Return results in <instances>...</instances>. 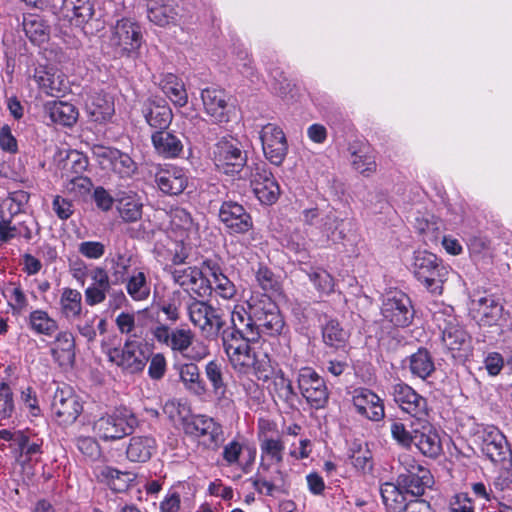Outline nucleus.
Segmentation results:
<instances>
[{
	"instance_id": "obj_22",
	"label": "nucleus",
	"mask_w": 512,
	"mask_h": 512,
	"mask_svg": "<svg viewBox=\"0 0 512 512\" xmlns=\"http://www.w3.org/2000/svg\"><path fill=\"white\" fill-rule=\"evenodd\" d=\"M352 402L357 413L371 421H380L385 415L382 400L369 389H356Z\"/></svg>"
},
{
	"instance_id": "obj_28",
	"label": "nucleus",
	"mask_w": 512,
	"mask_h": 512,
	"mask_svg": "<svg viewBox=\"0 0 512 512\" xmlns=\"http://www.w3.org/2000/svg\"><path fill=\"white\" fill-rule=\"evenodd\" d=\"M157 449V441L151 435H137L129 439L126 456L129 461L145 463L151 459Z\"/></svg>"
},
{
	"instance_id": "obj_41",
	"label": "nucleus",
	"mask_w": 512,
	"mask_h": 512,
	"mask_svg": "<svg viewBox=\"0 0 512 512\" xmlns=\"http://www.w3.org/2000/svg\"><path fill=\"white\" fill-rule=\"evenodd\" d=\"M124 284L127 294L134 301H145L151 294V283L143 270H134Z\"/></svg>"
},
{
	"instance_id": "obj_32",
	"label": "nucleus",
	"mask_w": 512,
	"mask_h": 512,
	"mask_svg": "<svg viewBox=\"0 0 512 512\" xmlns=\"http://www.w3.org/2000/svg\"><path fill=\"white\" fill-rule=\"evenodd\" d=\"M51 355L61 366L72 365L75 360V338L70 331H61L52 343Z\"/></svg>"
},
{
	"instance_id": "obj_61",
	"label": "nucleus",
	"mask_w": 512,
	"mask_h": 512,
	"mask_svg": "<svg viewBox=\"0 0 512 512\" xmlns=\"http://www.w3.org/2000/svg\"><path fill=\"white\" fill-rule=\"evenodd\" d=\"M18 442L16 446L20 450L21 456H25L28 459H32L36 455H40L42 453V441L36 438H31L29 435L24 432L18 436Z\"/></svg>"
},
{
	"instance_id": "obj_47",
	"label": "nucleus",
	"mask_w": 512,
	"mask_h": 512,
	"mask_svg": "<svg viewBox=\"0 0 512 512\" xmlns=\"http://www.w3.org/2000/svg\"><path fill=\"white\" fill-rule=\"evenodd\" d=\"M23 30L32 43L42 44L49 38V26L39 16L24 17Z\"/></svg>"
},
{
	"instance_id": "obj_26",
	"label": "nucleus",
	"mask_w": 512,
	"mask_h": 512,
	"mask_svg": "<svg viewBox=\"0 0 512 512\" xmlns=\"http://www.w3.org/2000/svg\"><path fill=\"white\" fill-rule=\"evenodd\" d=\"M413 443L419 451L430 458H435L442 452L440 437L435 429L427 422L421 425V428L413 429Z\"/></svg>"
},
{
	"instance_id": "obj_23",
	"label": "nucleus",
	"mask_w": 512,
	"mask_h": 512,
	"mask_svg": "<svg viewBox=\"0 0 512 512\" xmlns=\"http://www.w3.org/2000/svg\"><path fill=\"white\" fill-rule=\"evenodd\" d=\"M89 276L92 283L84 290V297L86 304L93 307L106 300L112 283L108 271L101 266L90 270Z\"/></svg>"
},
{
	"instance_id": "obj_7",
	"label": "nucleus",
	"mask_w": 512,
	"mask_h": 512,
	"mask_svg": "<svg viewBox=\"0 0 512 512\" xmlns=\"http://www.w3.org/2000/svg\"><path fill=\"white\" fill-rule=\"evenodd\" d=\"M185 434L196 438L204 447L217 450L224 442L222 425L214 418L196 414L186 418L183 422Z\"/></svg>"
},
{
	"instance_id": "obj_10",
	"label": "nucleus",
	"mask_w": 512,
	"mask_h": 512,
	"mask_svg": "<svg viewBox=\"0 0 512 512\" xmlns=\"http://www.w3.org/2000/svg\"><path fill=\"white\" fill-rule=\"evenodd\" d=\"M298 389L306 402L314 409H323L329 400L324 379L311 367L301 368L296 377Z\"/></svg>"
},
{
	"instance_id": "obj_62",
	"label": "nucleus",
	"mask_w": 512,
	"mask_h": 512,
	"mask_svg": "<svg viewBox=\"0 0 512 512\" xmlns=\"http://www.w3.org/2000/svg\"><path fill=\"white\" fill-rule=\"evenodd\" d=\"M390 433L393 440H395L398 445L404 448H409L413 444V429L411 431L408 430L405 424L398 420H393L390 423Z\"/></svg>"
},
{
	"instance_id": "obj_21",
	"label": "nucleus",
	"mask_w": 512,
	"mask_h": 512,
	"mask_svg": "<svg viewBox=\"0 0 512 512\" xmlns=\"http://www.w3.org/2000/svg\"><path fill=\"white\" fill-rule=\"evenodd\" d=\"M269 465L261 463L258 472L251 477L249 481L253 488L259 493L267 496H274L277 493L286 494L288 492L285 481V474L276 469L272 476H268Z\"/></svg>"
},
{
	"instance_id": "obj_12",
	"label": "nucleus",
	"mask_w": 512,
	"mask_h": 512,
	"mask_svg": "<svg viewBox=\"0 0 512 512\" xmlns=\"http://www.w3.org/2000/svg\"><path fill=\"white\" fill-rule=\"evenodd\" d=\"M382 316L395 327H407L414 318V308L408 295L401 291L386 296L381 306Z\"/></svg>"
},
{
	"instance_id": "obj_60",
	"label": "nucleus",
	"mask_w": 512,
	"mask_h": 512,
	"mask_svg": "<svg viewBox=\"0 0 512 512\" xmlns=\"http://www.w3.org/2000/svg\"><path fill=\"white\" fill-rule=\"evenodd\" d=\"M117 329L121 334L130 335L133 337H140L139 325L136 323L135 315L133 313L121 312L115 319Z\"/></svg>"
},
{
	"instance_id": "obj_33",
	"label": "nucleus",
	"mask_w": 512,
	"mask_h": 512,
	"mask_svg": "<svg viewBox=\"0 0 512 512\" xmlns=\"http://www.w3.org/2000/svg\"><path fill=\"white\" fill-rule=\"evenodd\" d=\"M147 14L151 22L166 26L176 21L179 12L172 0H148Z\"/></svg>"
},
{
	"instance_id": "obj_58",
	"label": "nucleus",
	"mask_w": 512,
	"mask_h": 512,
	"mask_svg": "<svg viewBox=\"0 0 512 512\" xmlns=\"http://www.w3.org/2000/svg\"><path fill=\"white\" fill-rule=\"evenodd\" d=\"M194 334L190 329L175 328L172 330L169 347L182 355L192 346Z\"/></svg>"
},
{
	"instance_id": "obj_49",
	"label": "nucleus",
	"mask_w": 512,
	"mask_h": 512,
	"mask_svg": "<svg viewBox=\"0 0 512 512\" xmlns=\"http://www.w3.org/2000/svg\"><path fill=\"white\" fill-rule=\"evenodd\" d=\"M427 274V280H423L421 284L432 294L441 295L443 292V285L447 281L449 275V268L445 266L438 258L436 265Z\"/></svg>"
},
{
	"instance_id": "obj_45",
	"label": "nucleus",
	"mask_w": 512,
	"mask_h": 512,
	"mask_svg": "<svg viewBox=\"0 0 512 512\" xmlns=\"http://www.w3.org/2000/svg\"><path fill=\"white\" fill-rule=\"evenodd\" d=\"M143 204L136 195L125 194L117 200V210L121 219L134 223L142 217Z\"/></svg>"
},
{
	"instance_id": "obj_2",
	"label": "nucleus",
	"mask_w": 512,
	"mask_h": 512,
	"mask_svg": "<svg viewBox=\"0 0 512 512\" xmlns=\"http://www.w3.org/2000/svg\"><path fill=\"white\" fill-rule=\"evenodd\" d=\"M187 314L191 323L209 340L222 337L226 326V312L219 306L191 297L187 303Z\"/></svg>"
},
{
	"instance_id": "obj_13",
	"label": "nucleus",
	"mask_w": 512,
	"mask_h": 512,
	"mask_svg": "<svg viewBox=\"0 0 512 512\" xmlns=\"http://www.w3.org/2000/svg\"><path fill=\"white\" fill-rule=\"evenodd\" d=\"M251 186L257 199L264 205H273L281 194L277 180L265 163L255 164L251 173Z\"/></svg>"
},
{
	"instance_id": "obj_35",
	"label": "nucleus",
	"mask_w": 512,
	"mask_h": 512,
	"mask_svg": "<svg viewBox=\"0 0 512 512\" xmlns=\"http://www.w3.org/2000/svg\"><path fill=\"white\" fill-rule=\"evenodd\" d=\"M397 481L410 497H422L432 484V475L426 468L413 474H399Z\"/></svg>"
},
{
	"instance_id": "obj_43",
	"label": "nucleus",
	"mask_w": 512,
	"mask_h": 512,
	"mask_svg": "<svg viewBox=\"0 0 512 512\" xmlns=\"http://www.w3.org/2000/svg\"><path fill=\"white\" fill-rule=\"evenodd\" d=\"M164 94L178 107H183L188 102V95L183 82L174 74H166L160 83Z\"/></svg>"
},
{
	"instance_id": "obj_64",
	"label": "nucleus",
	"mask_w": 512,
	"mask_h": 512,
	"mask_svg": "<svg viewBox=\"0 0 512 512\" xmlns=\"http://www.w3.org/2000/svg\"><path fill=\"white\" fill-rule=\"evenodd\" d=\"M183 293L179 290L173 291L167 301H163L160 310L167 316V319L176 322L180 318L179 308Z\"/></svg>"
},
{
	"instance_id": "obj_18",
	"label": "nucleus",
	"mask_w": 512,
	"mask_h": 512,
	"mask_svg": "<svg viewBox=\"0 0 512 512\" xmlns=\"http://www.w3.org/2000/svg\"><path fill=\"white\" fill-rule=\"evenodd\" d=\"M470 312L480 325L493 326L502 318L503 306L492 294H478L471 298Z\"/></svg>"
},
{
	"instance_id": "obj_38",
	"label": "nucleus",
	"mask_w": 512,
	"mask_h": 512,
	"mask_svg": "<svg viewBox=\"0 0 512 512\" xmlns=\"http://www.w3.org/2000/svg\"><path fill=\"white\" fill-rule=\"evenodd\" d=\"M45 110L53 123L63 126H72L78 119V111L76 107L68 102H47Z\"/></svg>"
},
{
	"instance_id": "obj_53",
	"label": "nucleus",
	"mask_w": 512,
	"mask_h": 512,
	"mask_svg": "<svg viewBox=\"0 0 512 512\" xmlns=\"http://www.w3.org/2000/svg\"><path fill=\"white\" fill-rule=\"evenodd\" d=\"M348 455L356 469L363 472H369L372 470V453L366 443L353 442L349 448Z\"/></svg>"
},
{
	"instance_id": "obj_50",
	"label": "nucleus",
	"mask_w": 512,
	"mask_h": 512,
	"mask_svg": "<svg viewBox=\"0 0 512 512\" xmlns=\"http://www.w3.org/2000/svg\"><path fill=\"white\" fill-rule=\"evenodd\" d=\"M273 393L287 407L294 408L297 400V393L295 392L290 379L285 377L282 371H279L273 378Z\"/></svg>"
},
{
	"instance_id": "obj_3",
	"label": "nucleus",
	"mask_w": 512,
	"mask_h": 512,
	"mask_svg": "<svg viewBox=\"0 0 512 512\" xmlns=\"http://www.w3.org/2000/svg\"><path fill=\"white\" fill-rule=\"evenodd\" d=\"M138 425L136 416L127 408H118L98 418L94 433L104 441H116L131 434Z\"/></svg>"
},
{
	"instance_id": "obj_30",
	"label": "nucleus",
	"mask_w": 512,
	"mask_h": 512,
	"mask_svg": "<svg viewBox=\"0 0 512 512\" xmlns=\"http://www.w3.org/2000/svg\"><path fill=\"white\" fill-rule=\"evenodd\" d=\"M403 363L413 377L421 380H427L436 370L434 358L426 348H419L407 357Z\"/></svg>"
},
{
	"instance_id": "obj_48",
	"label": "nucleus",
	"mask_w": 512,
	"mask_h": 512,
	"mask_svg": "<svg viewBox=\"0 0 512 512\" xmlns=\"http://www.w3.org/2000/svg\"><path fill=\"white\" fill-rule=\"evenodd\" d=\"M322 337L327 346L334 349H342L346 347L349 333L341 327L338 321L330 320L323 326Z\"/></svg>"
},
{
	"instance_id": "obj_6",
	"label": "nucleus",
	"mask_w": 512,
	"mask_h": 512,
	"mask_svg": "<svg viewBox=\"0 0 512 512\" xmlns=\"http://www.w3.org/2000/svg\"><path fill=\"white\" fill-rule=\"evenodd\" d=\"M212 159L220 172L234 175L245 167L247 153L243 150L239 140L233 137H223L214 145Z\"/></svg>"
},
{
	"instance_id": "obj_59",
	"label": "nucleus",
	"mask_w": 512,
	"mask_h": 512,
	"mask_svg": "<svg viewBox=\"0 0 512 512\" xmlns=\"http://www.w3.org/2000/svg\"><path fill=\"white\" fill-rule=\"evenodd\" d=\"M4 295L8 299V303L13 311L21 312L28 305L25 293L20 285H17L16 283H9L4 290Z\"/></svg>"
},
{
	"instance_id": "obj_31",
	"label": "nucleus",
	"mask_w": 512,
	"mask_h": 512,
	"mask_svg": "<svg viewBox=\"0 0 512 512\" xmlns=\"http://www.w3.org/2000/svg\"><path fill=\"white\" fill-rule=\"evenodd\" d=\"M151 140L156 153L165 159L176 158L183 150L180 138L167 129L155 131Z\"/></svg>"
},
{
	"instance_id": "obj_42",
	"label": "nucleus",
	"mask_w": 512,
	"mask_h": 512,
	"mask_svg": "<svg viewBox=\"0 0 512 512\" xmlns=\"http://www.w3.org/2000/svg\"><path fill=\"white\" fill-rule=\"evenodd\" d=\"M203 265L207 268L210 277V284H214L215 292L224 299H232L236 295V287L234 283L222 273L219 266L205 261Z\"/></svg>"
},
{
	"instance_id": "obj_4",
	"label": "nucleus",
	"mask_w": 512,
	"mask_h": 512,
	"mask_svg": "<svg viewBox=\"0 0 512 512\" xmlns=\"http://www.w3.org/2000/svg\"><path fill=\"white\" fill-rule=\"evenodd\" d=\"M222 343L234 371L242 375L251 374L255 357V353L249 345L252 342L247 341L244 335L237 333V329L232 328L231 331H223Z\"/></svg>"
},
{
	"instance_id": "obj_17",
	"label": "nucleus",
	"mask_w": 512,
	"mask_h": 512,
	"mask_svg": "<svg viewBox=\"0 0 512 512\" xmlns=\"http://www.w3.org/2000/svg\"><path fill=\"white\" fill-rule=\"evenodd\" d=\"M93 153L104 169H110L121 178H130L137 171L134 160L116 148L98 146Z\"/></svg>"
},
{
	"instance_id": "obj_57",
	"label": "nucleus",
	"mask_w": 512,
	"mask_h": 512,
	"mask_svg": "<svg viewBox=\"0 0 512 512\" xmlns=\"http://www.w3.org/2000/svg\"><path fill=\"white\" fill-rule=\"evenodd\" d=\"M93 184L90 178L82 175V176H75V175H67L66 179H63V187L65 191L74 197H83L87 195Z\"/></svg>"
},
{
	"instance_id": "obj_16",
	"label": "nucleus",
	"mask_w": 512,
	"mask_h": 512,
	"mask_svg": "<svg viewBox=\"0 0 512 512\" xmlns=\"http://www.w3.org/2000/svg\"><path fill=\"white\" fill-rule=\"evenodd\" d=\"M260 140L265 157L273 165H281L288 152L283 130L274 123H268L260 131Z\"/></svg>"
},
{
	"instance_id": "obj_63",
	"label": "nucleus",
	"mask_w": 512,
	"mask_h": 512,
	"mask_svg": "<svg viewBox=\"0 0 512 512\" xmlns=\"http://www.w3.org/2000/svg\"><path fill=\"white\" fill-rule=\"evenodd\" d=\"M343 220L339 219L335 213L330 212L324 218L321 219L320 228L328 237H331L333 240L343 239L345 234L343 230L340 229Z\"/></svg>"
},
{
	"instance_id": "obj_56",
	"label": "nucleus",
	"mask_w": 512,
	"mask_h": 512,
	"mask_svg": "<svg viewBox=\"0 0 512 512\" xmlns=\"http://www.w3.org/2000/svg\"><path fill=\"white\" fill-rule=\"evenodd\" d=\"M88 167V159L82 153L72 151L64 160L61 178L66 179L67 175L82 176Z\"/></svg>"
},
{
	"instance_id": "obj_27",
	"label": "nucleus",
	"mask_w": 512,
	"mask_h": 512,
	"mask_svg": "<svg viewBox=\"0 0 512 512\" xmlns=\"http://www.w3.org/2000/svg\"><path fill=\"white\" fill-rule=\"evenodd\" d=\"M201 98L206 113L214 122L223 123L228 121L226 94L223 90L217 88L203 89Z\"/></svg>"
},
{
	"instance_id": "obj_5",
	"label": "nucleus",
	"mask_w": 512,
	"mask_h": 512,
	"mask_svg": "<svg viewBox=\"0 0 512 512\" xmlns=\"http://www.w3.org/2000/svg\"><path fill=\"white\" fill-rule=\"evenodd\" d=\"M433 320L442 332V342L451 352H466L469 350L471 338L453 314V308L448 306L434 312Z\"/></svg>"
},
{
	"instance_id": "obj_37",
	"label": "nucleus",
	"mask_w": 512,
	"mask_h": 512,
	"mask_svg": "<svg viewBox=\"0 0 512 512\" xmlns=\"http://www.w3.org/2000/svg\"><path fill=\"white\" fill-rule=\"evenodd\" d=\"M382 501L389 512H402L410 496L396 483L385 482L380 486Z\"/></svg>"
},
{
	"instance_id": "obj_9",
	"label": "nucleus",
	"mask_w": 512,
	"mask_h": 512,
	"mask_svg": "<svg viewBox=\"0 0 512 512\" xmlns=\"http://www.w3.org/2000/svg\"><path fill=\"white\" fill-rule=\"evenodd\" d=\"M108 360L121 368L124 373L137 374L144 370L149 355L143 350L142 344L136 340H126L122 348H110Z\"/></svg>"
},
{
	"instance_id": "obj_54",
	"label": "nucleus",
	"mask_w": 512,
	"mask_h": 512,
	"mask_svg": "<svg viewBox=\"0 0 512 512\" xmlns=\"http://www.w3.org/2000/svg\"><path fill=\"white\" fill-rule=\"evenodd\" d=\"M259 443L262 461L267 459L276 464L283 462L285 445L281 436L265 439V441Z\"/></svg>"
},
{
	"instance_id": "obj_24",
	"label": "nucleus",
	"mask_w": 512,
	"mask_h": 512,
	"mask_svg": "<svg viewBox=\"0 0 512 512\" xmlns=\"http://www.w3.org/2000/svg\"><path fill=\"white\" fill-rule=\"evenodd\" d=\"M158 188L168 195H179L187 187L188 177L182 168L169 166L155 175Z\"/></svg>"
},
{
	"instance_id": "obj_29",
	"label": "nucleus",
	"mask_w": 512,
	"mask_h": 512,
	"mask_svg": "<svg viewBox=\"0 0 512 512\" xmlns=\"http://www.w3.org/2000/svg\"><path fill=\"white\" fill-rule=\"evenodd\" d=\"M134 261V255L127 250H117L106 258L109 265V277L113 285L124 284L130 276L129 272Z\"/></svg>"
},
{
	"instance_id": "obj_39",
	"label": "nucleus",
	"mask_w": 512,
	"mask_h": 512,
	"mask_svg": "<svg viewBox=\"0 0 512 512\" xmlns=\"http://www.w3.org/2000/svg\"><path fill=\"white\" fill-rule=\"evenodd\" d=\"M205 375L218 402L222 404L231 403L232 401L226 396L227 385L224 381L222 364L217 360L209 361L205 366Z\"/></svg>"
},
{
	"instance_id": "obj_8",
	"label": "nucleus",
	"mask_w": 512,
	"mask_h": 512,
	"mask_svg": "<svg viewBox=\"0 0 512 512\" xmlns=\"http://www.w3.org/2000/svg\"><path fill=\"white\" fill-rule=\"evenodd\" d=\"M142 41L141 27L131 19L118 20L111 30L110 45L119 57H135Z\"/></svg>"
},
{
	"instance_id": "obj_25",
	"label": "nucleus",
	"mask_w": 512,
	"mask_h": 512,
	"mask_svg": "<svg viewBox=\"0 0 512 512\" xmlns=\"http://www.w3.org/2000/svg\"><path fill=\"white\" fill-rule=\"evenodd\" d=\"M142 112L148 125L157 131L167 129L173 119L172 110L163 99H149Z\"/></svg>"
},
{
	"instance_id": "obj_51",
	"label": "nucleus",
	"mask_w": 512,
	"mask_h": 512,
	"mask_svg": "<svg viewBox=\"0 0 512 512\" xmlns=\"http://www.w3.org/2000/svg\"><path fill=\"white\" fill-rule=\"evenodd\" d=\"M29 326L37 334L52 336L58 329V323L44 310H34L29 315Z\"/></svg>"
},
{
	"instance_id": "obj_52",
	"label": "nucleus",
	"mask_w": 512,
	"mask_h": 512,
	"mask_svg": "<svg viewBox=\"0 0 512 512\" xmlns=\"http://www.w3.org/2000/svg\"><path fill=\"white\" fill-rule=\"evenodd\" d=\"M437 259L438 257L435 254L426 250L414 252L412 272L420 283L427 280V274L434 268Z\"/></svg>"
},
{
	"instance_id": "obj_40",
	"label": "nucleus",
	"mask_w": 512,
	"mask_h": 512,
	"mask_svg": "<svg viewBox=\"0 0 512 512\" xmlns=\"http://www.w3.org/2000/svg\"><path fill=\"white\" fill-rule=\"evenodd\" d=\"M59 305L60 313L65 319L76 320L83 310L82 294L77 289L65 287L61 292Z\"/></svg>"
},
{
	"instance_id": "obj_46",
	"label": "nucleus",
	"mask_w": 512,
	"mask_h": 512,
	"mask_svg": "<svg viewBox=\"0 0 512 512\" xmlns=\"http://www.w3.org/2000/svg\"><path fill=\"white\" fill-rule=\"evenodd\" d=\"M34 79L39 85V87L47 94L53 97L59 96L60 93H63L66 89L64 80L61 75H56L55 73L45 70L39 69L36 70Z\"/></svg>"
},
{
	"instance_id": "obj_11",
	"label": "nucleus",
	"mask_w": 512,
	"mask_h": 512,
	"mask_svg": "<svg viewBox=\"0 0 512 512\" xmlns=\"http://www.w3.org/2000/svg\"><path fill=\"white\" fill-rule=\"evenodd\" d=\"M51 411L61 425L73 424L83 411L80 398L67 385L57 387L51 402Z\"/></svg>"
},
{
	"instance_id": "obj_14",
	"label": "nucleus",
	"mask_w": 512,
	"mask_h": 512,
	"mask_svg": "<svg viewBox=\"0 0 512 512\" xmlns=\"http://www.w3.org/2000/svg\"><path fill=\"white\" fill-rule=\"evenodd\" d=\"M219 221L229 234H245L253 228V219L244 206L233 200L223 201L218 213Z\"/></svg>"
},
{
	"instance_id": "obj_15",
	"label": "nucleus",
	"mask_w": 512,
	"mask_h": 512,
	"mask_svg": "<svg viewBox=\"0 0 512 512\" xmlns=\"http://www.w3.org/2000/svg\"><path fill=\"white\" fill-rule=\"evenodd\" d=\"M481 450L492 462L503 465L512 463V450L505 435L494 426L486 427L481 434Z\"/></svg>"
},
{
	"instance_id": "obj_44",
	"label": "nucleus",
	"mask_w": 512,
	"mask_h": 512,
	"mask_svg": "<svg viewBox=\"0 0 512 512\" xmlns=\"http://www.w3.org/2000/svg\"><path fill=\"white\" fill-rule=\"evenodd\" d=\"M63 10L77 26L87 23L94 14L90 0H63Z\"/></svg>"
},
{
	"instance_id": "obj_1",
	"label": "nucleus",
	"mask_w": 512,
	"mask_h": 512,
	"mask_svg": "<svg viewBox=\"0 0 512 512\" xmlns=\"http://www.w3.org/2000/svg\"><path fill=\"white\" fill-rule=\"evenodd\" d=\"M285 323L278 306L267 295L252 297L244 306L236 305L231 312V327L247 341L258 342L263 336H278Z\"/></svg>"
},
{
	"instance_id": "obj_55",
	"label": "nucleus",
	"mask_w": 512,
	"mask_h": 512,
	"mask_svg": "<svg viewBox=\"0 0 512 512\" xmlns=\"http://www.w3.org/2000/svg\"><path fill=\"white\" fill-rule=\"evenodd\" d=\"M307 276L320 294L329 295L334 292L335 280L325 269L320 267L311 268L307 272Z\"/></svg>"
},
{
	"instance_id": "obj_19",
	"label": "nucleus",
	"mask_w": 512,
	"mask_h": 512,
	"mask_svg": "<svg viewBox=\"0 0 512 512\" xmlns=\"http://www.w3.org/2000/svg\"><path fill=\"white\" fill-rule=\"evenodd\" d=\"M391 394L404 412L419 420L428 415L427 400L408 384L401 382L393 385Z\"/></svg>"
},
{
	"instance_id": "obj_34",
	"label": "nucleus",
	"mask_w": 512,
	"mask_h": 512,
	"mask_svg": "<svg viewBox=\"0 0 512 512\" xmlns=\"http://www.w3.org/2000/svg\"><path fill=\"white\" fill-rule=\"evenodd\" d=\"M86 111L92 121L103 123L112 118L114 102L107 94L95 93L86 101Z\"/></svg>"
},
{
	"instance_id": "obj_36",
	"label": "nucleus",
	"mask_w": 512,
	"mask_h": 512,
	"mask_svg": "<svg viewBox=\"0 0 512 512\" xmlns=\"http://www.w3.org/2000/svg\"><path fill=\"white\" fill-rule=\"evenodd\" d=\"M179 378L184 388L192 395L202 397L207 393V386L195 363H184L179 366Z\"/></svg>"
},
{
	"instance_id": "obj_20",
	"label": "nucleus",
	"mask_w": 512,
	"mask_h": 512,
	"mask_svg": "<svg viewBox=\"0 0 512 512\" xmlns=\"http://www.w3.org/2000/svg\"><path fill=\"white\" fill-rule=\"evenodd\" d=\"M171 276L177 285L186 292H193L198 297H204L211 291L210 279L196 266L177 267L171 270Z\"/></svg>"
}]
</instances>
